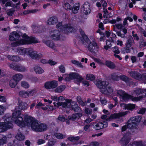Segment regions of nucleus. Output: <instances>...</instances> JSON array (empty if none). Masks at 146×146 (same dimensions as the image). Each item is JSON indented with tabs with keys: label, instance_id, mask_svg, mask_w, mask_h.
<instances>
[{
	"label": "nucleus",
	"instance_id": "obj_1",
	"mask_svg": "<svg viewBox=\"0 0 146 146\" xmlns=\"http://www.w3.org/2000/svg\"><path fill=\"white\" fill-rule=\"evenodd\" d=\"M28 108L27 104L24 102L19 104L13 113L11 120L21 127L27 126L36 132L46 130L47 128L46 125L38 122L30 116L25 115L23 119L20 110H25Z\"/></svg>",
	"mask_w": 146,
	"mask_h": 146
},
{
	"label": "nucleus",
	"instance_id": "obj_2",
	"mask_svg": "<svg viewBox=\"0 0 146 146\" xmlns=\"http://www.w3.org/2000/svg\"><path fill=\"white\" fill-rule=\"evenodd\" d=\"M135 93L139 96L138 97L133 98L131 96L128 95L125 92L121 90L117 91V94L119 96L120 98L122 100L126 101L129 99H131L133 101H137L145 97L146 94V90L139 89L136 90Z\"/></svg>",
	"mask_w": 146,
	"mask_h": 146
},
{
	"label": "nucleus",
	"instance_id": "obj_3",
	"mask_svg": "<svg viewBox=\"0 0 146 146\" xmlns=\"http://www.w3.org/2000/svg\"><path fill=\"white\" fill-rule=\"evenodd\" d=\"M96 84L102 93L111 97L114 95V93L113 92V89L109 85L108 82L98 80Z\"/></svg>",
	"mask_w": 146,
	"mask_h": 146
},
{
	"label": "nucleus",
	"instance_id": "obj_4",
	"mask_svg": "<svg viewBox=\"0 0 146 146\" xmlns=\"http://www.w3.org/2000/svg\"><path fill=\"white\" fill-rule=\"evenodd\" d=\"M141 119V117L139 116H136L131 118L128 121L127 124L122 127V131H125L127 127L130 129L129 131L131 134L135 132L137 129L138 124Z\"/></svg>",
	"mask_w": 146,
	"mask_h": 146
},
{
	"label": "nucleus",
	"instance_id": "obj_5",
	"mask_svg": "<svg viewBox=\"0 0 146 146\" xmlns=\"http://www.w3.org/2000/svg\"><path fill=\"white\" fill-rule=\"evenodd\" d=\"M17 51L19 54L23 55L25 57L29 56L36 60L40 59L42 57L41 54H37L36 51L29 48H19L17 49Z\"/></svg>",
	"mask_w": 146,
	"mask_h": 146
},
{
	"label": "nucleus",
	"instance_id": "obj_6",
	"mask_svg": "<svg viewBox=\"0 0 146 146\" xmlns=\"http://www.w3.org/2000/svg\"><path fill=\"white\" fill-rule=\"evenodd\" d=\"M65 101V103L58 102L57 103L54 102L53 104L55 107H58L60 106H62L64 108L68 110L71 109L74 111H78L79 110L80 108L76 102H71V100L68 99H66Z\"/></svg>",
	"mask_w": 146,
	"mask_h": 146
},
{
	"label": "nucleus",
	"instance_id": "obj_7",
	"mask_svg": "<svg viewBox=\"0 0 146 146\" xmlns=\"http://www.w3.org/2000/svg\"><path fill=\"white\" fill-rule=\"evenodd\" d=\"M22 38H23L18 39L17 41L14 42L13 43V46H19L25 44L38 42L37 39L35 38L29 37L25 34H23Z\"/></svg>",
	"mask_w": 146,
	"mask_h": 146
},
{
	"label": "nucleus",
	"instance_id": "obj_8",
	"mask_svg": "<svg viewBox=\"0 0 146 146\" xmlns=\"http://www.w3.org/2000/svg\"><path fill=\"white\" fill-rule=\"evenodd\" d=\"M11 117H9V114H6L3 118L4 122H0V133L5 131L12 127V122H14L11 120Z\"/></svg>",
	"mask_w": 146,
	"mask_h": 146
},
{
	"label": "nucleus",
	"instance_id": "obj_9",
	"mask_svg": "<svg viewBox=\"0 0 146 146\" xmlns=\"http://www.w3.org/2000/svg\"><path fill=\"white\" fill-rule=\"evenodd\" d=\"M63 77L67 81H69L75 79L78 82H80L83 80V78L82 76L75 72H72L69 74H65Z\"/></svg>",
	"mask_w": 146,
	"mask_h": 146
},
{
	"label": "nucleus",
	"instance_id": "obj_10",
	"mask_svg": "<svg viewBox=\"0 0 146 146\" xmlns=\"http://www.w3.org/2000/svg\"><path fill=\"white\" fill-rule=\"evenodd\" d=\"M80 32L81 36H79L80 40L83 42V44L87 45L86 43H89L90 42L94 41L95 38L94 36H90V39L88 38L87 36L85 34L84 32L82 29L80 30Z\"/></svg>",
	"mask_w": 146,
	"mask_h": 146
},
{
	"label": "nucleus",
	"instance_id": "obj_11",
	"mask_svg": "<svg viewBox=\"0 0 146 146\" xmlns=\"http://www.w3.org/2000/svg\"><path fill=\"white\" fill-rule=\"evenodd\" d=\"M127 112H122L118 113H114L111 114L109 118H107V116L106 115H103L101 117V119L106 120V121H110L111 120L116 118H118L121 117L123 116L127 113Z\"/></svg>",
	"mask_w": 146,
	"mask_h": 146
},
{
	"label": "nucleus",
	"instance_id": "obj_12",
	"mask_svg": "<svg viewBox=\"0 0 146 146\" xmlns=\"http://www.w3.org/2000/svg\"><path fill=\"white\" fill-rule=\"evenodd\" d=\"M58 82L57 81L53 80L48 81L44 84V88L46 89H54L58 86Z\"/></svg>",
	"mask_w": 146,
	"mask_h": 146
},
{
	"label": "nucleus",
	"instance_id": "obj_13",
	"mask_svg": "<svg viewBox=\"0 0 146 146\" xmlns=\"http://www.w3.org/2000/svg\"><path fill=\"white\" fill-rule=\"evenodd\" d=\"M62 25V22L58 23L56 25L57 28H59L60 27V28L61 29V31H64L65 33H68L72 32L73 30V28L70 26V25H66L63 26H61Z\"/></svg>",
	"mask_w": 146,
	"mask_h": 146
},
{
	"label": "nucleus",
	"instance_id": "obj_14",
	"mask_svg": "<svg viewBox=\"0 0 146 146\" xmlns=\"http://www.w3.org/2000/svg\"><path fill=\"white\" fill-rule=\"evenodd\" d=\"M131 139V136L128 133L125 134L119 141V143L124 146L127 145Z\"/></svg>",
	"mask_w": 146,
	"mask_h": 146
},
{
	"label": "nucleus",
	"instance_id": "obj_15",
	"mask_svg": "<svg viewBox=\"0 0 146 146\" xmlns=\"http://www.w3.org/2000/svg\"><path fill=\"white\" fill-rule=\"evenodd\" d=\"M51 38L54 40H58L61 39L60 33L59 31L55 30L50 33Z\"/></svg>",
	"mask_w": 146,
	"mask_h": 146
},
{
	"label": "nucleus",
	"instance_id": "obj_16",
	"mask_svg": "<svg viewBox=\"0 0 146 146\" xmlns=\"http://www.w3.org/2000/svg\"><path fill=\"white\" fill-rule=\"evenodd\" d=\"M87 43L88 44V46H87L88 48L90 51L95 52L98 50L99 46L97 43L95 41Z\"/></svg>",
	"mask_w": 146,
	"mask_h": 146
},
{
	"label": "nucleus",
	"instance_id": "obj_17",
	"mask_svg": "<svg viewBox=\"0 0 146 146\" xmlns=\"http://www.w3.org/2000/svg\"><path fill=\"white\" fill-rule=\"evenodd\" d=\"M90 125L93 126L94 128L96 130L100 129L103 127H106L108 126L107 123L106 122H104L103 123H99L96 124L94 123H92Z\"/></svg>",
	"mask_w": 146,
	"mask_h": 146
},
{
	"label": "nucleus",
	"instance_id": "obj_18",
	"mask_svg": "<svg viewBox=\"0 0 146 146\" xmlns=\"http://www.w3.org/2000/svg\"><path fill=\"white\" fill-rule=\"evenodd\" d=\"M83 13L85 15L90 13V5L88 2H86L83 5V7L82 10Z\"/></svg>",
	"mask_w": 146,
	"mask_h": 146
},
{
	"label": "nucleus",
	"instance_id": "obj_19",
	"mask_svg": "<svg viewBox=\"0 0 146 146\" xmlns=\"http://www.w3.org/2000/svg\"><path fill=\"white\" fill-rule=\"evenodd\" d=\"M120 106L123 109L131 110L135 108V106L133 104H125L124 103L120 104Z\"/></svg>",
	"mask_w": 146,
	"mask_h": 146
},
{
	"label": "nucleus",
	"instance_id": "obj_20",
	"mask_svg": "<svg viewBox=\"0 0 146 146\" xmlns=\"http://www.w3.org/2000/svg\"><path fill=\"white\" fill-rule=\"evenodd\" d=\"M114 43L113 39L111 38H110L108 40L106 41V45L104 46V48L106 50H108L112 45L113 43Z\"/></svg>",
	"mask_w": 146,
	"mask_h": 146
},
{
	"label": "nucleus",
	"instance_id": "obj_21",
	"mask_svg": "<svg viewBox=\"0 0 146 146\" xmlns=\"http://www.w3.org/2000/svg\"><path fill=\"white\" fill-rule=\"evenodd\" d=\"M19 35L15 31H14L11 33L9 36V39L11 41H14L18 38Z\"/></svg>",
	"mask_w": 146,
	"mask_h": 146
},
{
	"label": "nucleus",
	"instance_id": "obj_22",
	"mask_svg": "<svg viewBox=\"0 0 146 146\" xmlns=\"http://www.w3.org/2000/svg\"><path fill=\"white\" fill-rule=\"evenodd\" d=\"M57 21V19L56 17H52L47 20V23L49 25H54L56 23Z\"/></svg>",
	"mask_w": 146,
	"mask_h": 146
},
{
	"label": "nucleus",
	"instance_id": "obj_23",
	"mask_svg": "<svg viewBox=\"0 0 146 146\" xmlns=\"http://www.w3.org/2000/svg\"><path fill=\"white\" fill-rule=\"evenodd\" d=\"M34 70L35 72L38 74H40L43 73L44 72V70L41 67L36 66L34 68Z\"/></svg>",
	"mask_w": 146,
	"mask_h": 146
},
{
	"label": "nucleus",
	"instance_id": "obj_24",
	"mask_svg": "<svg viewBox=\"0 0 146 146\" xmlns=\"http://www.w3.org/2000/svg\"><path fill=\"white\" fill-rule=\"evenodd\" d=\"M82 116V114L81 113L74 114L72 116H69L68 118L70 120H73L77 118L81 117Z\"/></svg>",
	"mask_w": 146,
	"mask_h": 146
},
{
	"label": "nucleus",
	"instance_id": "obj_25",
	"mask_svg": "<svg viewBox=\"0 0 146 146\" xmlns=\"http://www.w3.org/2000/svg\"><path fill=\"white\" fill-rule=\"evenodd\" d=\"M121 29L122 32L124 34H121L120 32H117V34L118 36L123 38L125 37V34L127 33V29L125 28H123Z\"/></svg>",
	"mask_w": 146,
	"mask_h": 146
},
{
	"label": "nucleus",
	"instance_id": "obj_26",
	"mask_svg": "<svg viewBox=\"0 0 146 146\" xmlns=\"http://www.w3.org/2000/svg\"><path fill=\"white\" fill-rule=\"evenodd\" d=\"M80 6V5L78 3L75 4L73 6L72 9V12L74 13H77L79 9Z\"/></svg>",
	"mask_w": 146,
	"mask_h": 146
},
{
	"label": "nucleus",
	"instance_id": "obj_27",
	"mask_svg": "<svg viewBox=\"0 0 146 146\" xmlns=\"http://www.w3.org/2000/svg\"><path fill=\"white\" fill-rule=\"evenodd\" d=\"M23 78V75L20 74H17L13 76V79L17 82L21 80Z\"/></svg>",
	"mask_w": 146,
	"mask_h": 146
},
{
	"label": "nucleus",
	"instance_id": "obj_28",
	"mask_svg": "<svg viewBox=\"0 0 146 146\" xmlns=\"http://www.w3.org/2000/svg\"><path fill=\"white\" fill-rule=\"evenodd\" d=\"M31 91L25 92V91H21L20 92L19 94L24 98H26L29 96L31 93Z\"/></svg>",
	"mask_w": 146,
	"mask_h": 146
},
{
	"label": "nucleus",
	"instance_id": "obj_29",
	"mask_svg": "<svg viewBox=\"0 0 146 146\" xmlns=\"http://www.w3.org/2000/svg\"><path fill=\"white\" fill-rule=\"evenodd\" d=\"M71 62L73 64L78 66L80 68H83L84 67V66L79 62L74 60H72Z\"/></svg>",
	"mask_w": 146,
	"mask_h": 146
},
{
	"label": "nucleus",
	"instance_id": "obj_30",
	"mask_svg": "<svg viewBox=\"0 0 146 146\" xmlns=\"http://www.w3.org/2000/svg\"><path fill=\"white\" fill-rule=\"evenodd\" d=\"M65 88L64 86L61 85L58 86L55 90V92H56L60 93L64 91Z\"/></svg>",
	"mask_w": 146,
	"mask_h": 146
},
{
	"label": "nucleus",
	"instance_id": "obj_31",
	"mask_svg": "<svg viewBox=\"0 0 146 146\" xmlns=\"http://www.w3.org/2000/svg\"><path fill=\"white\" fill-rule=\"evenodd\" d=\"M86 79L92 81L94 80L95 78L94 76L91 74H86Z\"/></svg>",
	"mask_w": 146,
	"mask_h": 146
},
{
	"label": "nucleus",
	"instance_id": "obj_32",
	"mask_svg": "<svg viewBox=\"0 0 146 146\" xmlns=\"http://www.w3.org/2000/svg\"><path fill=\"white\" fill-rule=\"evenodd\" d=\"M44 42L47 46L52 48H54V45L52 42L50 40L44 41Z\"/></svg>",
	"mask_w": 146,
	"mask_h": 146
},
{
	"label": "nucleus",
	"instance_id": "obj_33",
	"mask_svg": "<svg viewBox=\"0 0 146 146\" xmlns=\"http://www.w3.org/2000/svg\"><path fill=\"white\" fill-rule=\"evenodd\" d=\"M8 57L9 60L12 61H17L20 60L19 57L17 56L9 55L8 56Z\"/></svg>",
	"mask_w": 146,
	"mask_h": 146
},
{
	"label": "nucleus",
	"instance_id": "obj_34",
	"mask_svg": "<svg viewBox=\"0 0 146 146\" xmlns=\"http://www.w3.org/2000/svg\"><path fill=\"white\" fill-rule=\"evenodd\" d=\"M17 84V82L13 79L11 80L9 82V85L12 88H15Z\"/></svg>",
	"mask_w": 146,
	"mask_h": 146
},
{
	"label": "nucleus",
	"instance_id": "obj_35",
	"mask_svg": "<svg viewBox=\"0 0 146 146\" xmlns=\"http://www.w3.org/2000/svg\"><path fill=\"white\" fill-rule=\"evenodd\" d=\"M80 139V137L78 136L74 137L72 136L69 137L68 139L72 142H73L77 141Z\"/></svg>",
	"mask_w": 146,
	"mask_h": 146
},
{
	"label": "nucleus",
	"instance_id": "obj_36",
	"mask_svg": "<svg viewBox=\"0 0 146 146\" xmlns=\"http://www.w3.org/2000/svg\"><path fill=\"white\" fill-rule=\"evenodd\" d=\"M54 136L58 139H62L65 137L66 135L60 133H56L54 134Z\"/></svg>",
	"mask_w": 146,
	"mask_h": 146
},
{
	"label": "nucleus",
	"instance_id": "obj_37",
	"mask_svg": "<svg viewBox=\"0 0 146 146\" xmlns=\"http://www.w3.org/2000/svg\"><path fill=\"white\" fill-rule=\"evenodd\" d=\"M16 138L19 141H22L25 139V137L22 133H18L16 136Z\"/></svg>",
	"mask_w": 146,
	"mask_h": 146
},
{
	"label": "nucleus",
	"instance_id": "obj_38",
	"mask_svg": "<svg viewBox=\"0 0 146 146\" xmlns=\"http://www.w3.org/2000/svg\"><path fill=\"white\" fill-rule=\"evenodd\" d=\"M133 42V41L132 38L128 39L125 43L126 47L128 48L130 47L132 45V43Z\"/></svg>",
	"mask_w": 146,
	"mask_h": 146
},
{
	"label": "nucleus",
	"instance_id": "obj_39",
	"mask_svg": "<svg viewBox=\"0 0 146 146\" xmlns=\"http://www.w3.org/2000/svg\"><path fill=\"white\" fill-rule=\"evenodd\" d=\"M15 69L19 71H24L26 70V68L23 66H18L15 68Z\"/></svg>",
	"mask_w": 146,
	"mask_h": 146
},
{
	"label": "nucleus",
	"instance_id": "obj_40",
	"mask_svg": "<svg viewBox=\"0 0 146 146\" xmlns=\"http://www.w3.org/2000/svg\"><path fill=\"white\" fill-rule=\"evenodd\" d=\"M7 138L5 136H3L2 138L1 137L0 138V146H2V145L4 143H5L7 141Z\"/></svg>",
	"mask_w": 146,
	"mask_h": 146
},
{
	"label": "nucleus",
	"instance_id": "obj_41",
	"mask_svg": "<svg viewBox=\"0 0 146 146\" xmlns=\"http://www.w3.org/2000/svg\"><path fill=\"white\" fill-rule=\"evenodd\" d=\"M106 64L107 66L110 68H113L115 67L114 64L111 62L107 61L106 62Z\"/></svg>",
	"mask_w": 146,
	"mask_h": 146
},
{
	"label": "nucleus",
	"instance_id": "obj_42",
	"mask_svg": "<svg viewBox=\"0 0 146 146\" xmlns=\"http://www.w3.org/2000/svg\"><path fill=\"white\" fill-rule=\"evenodd\" d=\"M130 146H143L142 142L141 141H134Z\"/></svg>",
	"mask_w": 146,
	"mask_h": 146
},
{
	"label": "nucleus",
	"instance_id": "obj_43",
	"mask_svg": "<svg viewBox=\"0 0 146 146\" xmlns=\"http://www.w3.org/2000/svg\"><path fill=\"white\" fill-rule=\"evenodd\" d=\"M112 51L115 54H118L120 53V51L119 50L118 47L115 46L112 48Z\"/></svg>",
	"mask_w": 146,
	"mask_h": 146
},
{
	"label": "nucleus",
	"instance_id": "obj_44",
	"mask_svg": "<svg viewBox=\"0 0 146 146\" xmlns=\"http://www.w3.org/2000/svg\"><path fill=\"white\" fill-rule=\"evenodd\" d=\"M122 25L121 24H118L115 25H114V31L116 32H117L116 31V29L117 28L118 29H122Z\"/></svg>",
	"mask_w": 146,
	"mask_h": 146
},
{
	"label": "nucleus",
	"instance_id": "obj_45",
	"mask_svg": "<svg viewBox=\"0 0 146 146\" xmlns=\"http://www.w3.org/2000/svg\"><path fill=\"white\" fill-rule=\"evenodd\" d=\"M77 99V101L82 106H84L85 105V102H83L82 100L81 97L80 96H78Z\"/></svg>",
	"mask_w": 146,
	"mask_h": 146
},
{
	"label": "nucleus",
	"instance_id": "obj_46",
	"mask_svg": "<svg viewBox=\"0 0 146 146\" xmlns=\"http://www.w3.org/2000/svg\"><path fill=\"white\" fill-rule=\"evenodd\" d=\"M21 86L25 88H27L29 87V85L25 81H22L21 82Z\"/></svg>",
	"mask_w": 146,
	"mask_h": 146
},
{
	"label": "nucleus",
	"instance_id": "obj_47",
	"mask_svg": "<svg viewBox=\"0 0 146 146\" xmlns=\"http://www.w3.org/2000/svg\"><path fill=\"white\" fill-rule=\"evenodd\" d=\"M116 21L115 20H112L111 21H108L107 19L105 20L104 21V24L109 23L112 24L115 23Z\"/></svg>",
	"mask_w": 146,
	"mask_h": 146
},
{
	"label": "nucleus",
	"instance_id": "obj_48",
	"mask_svg": "<svg viewBox=\"0 0 146 146\" xmlns=\"http://www.w3.org/2000/svg\"><path fill=\"white\" fill-rule=\"evenodd\" d=\"M6 109V108L5 107L0 105V115L3 113L4 111Z\"/></svg>",
	"mask_w": 146,
	"mask_h": 146
},
{
	"label": "nucleus",
	"instance_id": "obj_49",
	"mask_svg": "<svg viewBox=\"0 0 146 146\" xmlns=\"http://www.w3.org/2000/svg\"><path fill=\"white\" fill-rule=\"evenodd\" d=\"M111 77L112 79L115 80H117L119 78L118 76L115 73L112 74Z\"/></svg>",
	"mask_w": 146,
	"mask_h": 146
},
{
	"label": "nucleus",
	"instance_id": "obj_50",
	"mask_svg": "<svg viewBox=\"0 0 146 146\" xmlns=\"http://www.w3.org/2000/svg\"><path fill=\"white\" fill-rule=\"evenodd\" d=\"M64 7L66 10H69L71 9V6L68 3H66L65 4Z\"/></svg>",
	"mask_w": 146,
	"mask_h": 146
},
{
	"label": "nucleus",
	"instance_id": "obj_51",
	"mask_svg": "<svg viewBox=\"0 0 146 146\" xmlns=\"http://www.w3.org/2000/svg\"><path fill=\"white\" fill-rule=\"evenodd\" d=\"M56 63V62L51 60H49L48 61V64H49L50 65H55Z\"/></svg>",
	"mask_w": 146,
	"mask_h": 146
},
{
	"label": "nucleus",
	"instance_id": "obj_52",
	"mask_svg": "<svg viewBox=\"0 0 146 146\" xmlns=\"http://www.w3.org/2000/svg\"><path fill=\"white\" fill-rule=\"evenodd\" d=\"M116 43L117 45L119 46H122L123 44V41L119 40H117L116 41Z\"/></svg>",
	"mask_w": 146,
	"mask_h": 146
},
{
	"label": "nucleus",
	"instance_id": "obj_53",
	"mask_svg": "<svg viewBox=\"0 0 146 146\" xmlns=\"http://www.w3.org/2000/svg\"><path fill=\"white\" fill-rule=\"evenodd\" d=\"M135 32L134 31H133L132 32V33L133 34V36L134 38V39H135L137 40H139V37L137 36V34H134Z\"/></svg>",
	"mask_w": 146,
	"mask_h": 146
},
{
	"label": "nucleus",
	"instance_id": "obj_54",
	"mask_svg": "<svg viewBox=\"0 0 146 146\" xmlns=\"http://www.w3.org/2000/svg\"><path fill=\"white\" fill-rule=\"evenodd\" d=\"M59 69L60 71L64 73L65 72V69L63 65H61L59 67Z\"/></svg>",
	"mask_w": 146,
	"mask_h": 146
},
{
	"label": "nucleus",
	"instance_id": "obj_55",
	"mask_svg": "<svg viewBox=\"0 0 146 146\" xmlns=\"http://www.w3.org/2000/svg\"><path fill=\"white\" fill-rule=\"evenodd\" d=\"M99 143L97 142H93L91 143L90 146H99Z\"/></svg>",
	"mask_w": 146,
	"mask_h": 146
},
{
	"label": "nucleus",
	"instance_id": "obj_56",
	"mask_svg": "<svg viewBox=\"0 0 146 146\" xmlns=\"http://www.w3.org/2000/svg\"><path fill=\"white\" fill-rule=\"evenodd\" d=\"M84 111L87 114H90L92 113V110L87 108H85Z\"/></svg>",
	"mask_w": 146,
	"mask_h": 146
},
{
	"label": "nucleus",
	"instance_id": "obj_57",
	"mask_svg": "<svg viewBox=\"0 0 146 146\" xmlns=\"http://www.w3.org/2000/svg\"><path fill=\"white\" fill-rule=\"evenodd\" d=\"M45 142V141L44 140L40 139H39L38 140L37 144L38 145H40L44 143Z\"/></svg>",
	"mask_w": 146,
	"mask_h": 146
},
{
	"label": "nucleus",
	"instance_id": "obj_58",
	"mask_svg": "<svg viewBox=\"0 0 146 146\" xmlns=\"http://www.w3.org/2000/svg\"><path fill=\"white\" fill-rule=\"evenodd\" d=\"M131 60L132 63L136 62L137 60V57L135 56H133L131 57Z\"/></svg>",
	"mask_w": 146,
	"mask_h": 146
},
{
	"label": "nucleus",
	"instance_id": "obj_59",
	"mask_svg": "<svg viewBox=\"0 0 146 146\" xmlns=\"http://www.w3.org/2000/svg\"><path fill=\"white\" fill-rule=\"evenodd\" d=\"M48 61L44 58H42L40 60V62L43 64H46L48 63Z\"/></svg>",
	"mask_w": 146,
	"mask_h": 146
},
{
	"label": "nucleus",
	"instance_id": "obj_60",
	"mask_svg": "<svg viewBox=\"0 0 146 146\" xmlns=\"http://www.w3.org/2000/svg\"><path fill=\"white\" fill-rule=\"evenodd\" d=\"M100 101L103 105H105L107 104V101L104 98L101 99Z\"/></svg>",
	"mask_w": 146,
	"mask_h": 146
},
{
	"label": "nucleus",
	"instance_id": "obj_61",
	"mask_svg": "<svg viewBox=\"0 0 146 146\" xmlns=\"http://www.w3.org/2000/svg\"><path fill=\"white\" fill-rule=\"evenodd\" d=\"M14 11L13 10L11 9L8 10L7 11V15L10 16H12L13 15Z\"/></svg>",
	"mask_w": 146,
	"mask_h": 146
},
{
	"label": "nucleus",
	"instance_id": "obj_62",
	"mask_svg": "<svg viewBox=\"0 0 146 146\" xmlns=\"http://www.w3.org/2000/svg\"><path fill=\"white\" fill-rule=\"evenodd\" d=\"M146 111V109L142 108V109H140L138 113H139L143 114L145 113V112Z\"/></svg>",
	"mask_w": 146,
	"mask_h": 146
},
{
	"label": "nucleus",
	"instance_id": "obj_63",
	"mask_svg": "<svg viewBox=\"0 0 146 146\" xmlns=\"http://www.w3.org/2000/svg\"><path fill=\"white\" fill-rule=\"evenodd\" d=\"M58 119L62 121H64L66 120V118L62 115H60L58 118Z\"/></svg>",
	"mask_w": 146,
	"mask_h": 146
},
{
	"label": "nucleus",
	"instance_id": "obj_64",
	"mask_svg": "<svg viewBox=\"0 0 146 146\" xmlns=\"http://www.w3.org/2000/svg\"><path fill=\"white\" fill-rule=\"evenodd\" d=\"M6 99L4 96H0V101L3 102H5L6 101Z\"/></svg>",
	"mask_w": 146,
	"mask_h": 146
}]
</instances>
